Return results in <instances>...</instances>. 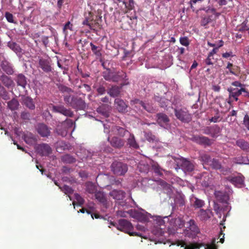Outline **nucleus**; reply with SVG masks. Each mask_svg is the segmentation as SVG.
Listing matches in <instances>:
<instances>
[{"label":"nucleus","instance_id":"1","mask_svg":"<svg viewBox=\"0 0 249 249\" xmlns=\"http://www.w3.org/2000/svg\"><path fill=\"white\" fill-rule=\"evenodd\" d=\"M170 217V215L164 216L163 218L159 216V224L167 226L169 231L174 233L178 228H181L184 225V222L179 217L171 219Z\"/></svg>","mask_w":249,"mask_h":249},{"label":"nucleus","instance_id":"2","mask_svg":"<svg viewBox=\"0 0 249 249\" xmlns=\"http://www.w3.org/2000/svg\"><path fill=\"white\" fill-rule=\"evenodd\" d=\"M216 239H213L210 244H199L194 243L187 245L186 243L182 241H178L177 243V246L185 247L184 249H199L201 247H204L205 249H215Z\"/></svg>","mask_w":249,"mask_h":249},{"label":"nucleus","instance_id":"3","mask_svg":"<svg viewBox=\"0 0 249 249\" xmlns=\"http://www.w3.org/2000/svg\"><path fill=\"white\" fill-rule=\"evenodd\" d=\"M104 132L105 133H109L108 129L111 128V135L112 134L116 135L120 137H124L125 136H127L129 134V132L126 130L124 128L120 126L116 125L111 124V125L107 124H104Z\"/></svg>","mask_w":249,"mask_h":249},{"label":"nucleus","instance_id":"4","mask_svg":"<svg viewBox=\"0 0 249 249\" xmlns=\"http://www.w3.org/2000/svg\"><path fill=\"white\" fill-rule=\"evenodd\" d=\"M118 230L129 234L131 236H138L141 235L137 232H132L133 227L131 223L125 219H120L116 226Z\"/></svg>","mask_w":249,"mask_h":249},{"label":"nucleus","instance_id":"5","mask_svg":"<svg viewBox=\"0 0 249 249\" xmlns=\"http://www.w3.org/2000/svg\"><path fill=\"white\" fill-rule=\"evenodd\" d=\"M73 124V122L71 120L66 119L60 125L57 126L56 128L57 133L62 137H65Z\"/></svg>","mask_w":249,"mask_h":249},{"label":"nucleus","instance_id":"6","mask_svg":"<svg viewBox=\"0 0 249 249\" xmlns=\"http://www.w3.org/2000/svg\"><path fill=\"white\" fill-rule=\"evenodd\" d=\"M127 169V165L121 162L114 161L111 165V170L117 175H124Z\"/></svg>","mask_w":249,"mask_h":249},{"label":"nucleus","instance_id":"7","mask_svg":"<svg viewBox=\"0 0 249 249\" xmlns=\"http://www.w3.org/2000/svg\"><path fill=\"white\" fill-rule=\"evenodd\" d=\"M178 168H181L184 172H190L194 170V165L189 160L181 158L176 161Z\"/></svg>","mask_w":249,"mask_h":249},{"label":"nucleus","instance_id":"8","mask_svg":"<svg viewBox=\"0 0 249 249\" xmlns=\"http://www.w3.org/2000/svg\"><path fill=\"white\" fill-rule=\"evenodd\" d=\"M51 62V58L48 56L38 57L39 67L46 72H50L52 71Z\"/></svg>","mask_w":249,"mask_h":249},{"label":"nucleus","instance_id":"9","mask_svg":"<svg viewBox=\"0 0 249 249\" xmlns=\"http://www.w3.org/2000/svg\"><path fill=\"white\" fill-rule=\"evenodd\" d=\"M117 214V215L124 217H126L127 214H129L133 217L138 218L141 221H145L147 219V218L145 216L142 215L140 213L136 211H133L132 210H131L128 212H124L121 210L118 211Z\"/></svg>","mask_w":249,"mask_h":249},{"label":"nucleus","instance_id":"10","mask_svg":"<svg viewBox=\"0 0 249 249\" xmlns=\"http://www.w3.org/2000/svg\"><path fill=\"white\" fill-rule=\"evenodd\" d=\"M104 77L107 80L117 82L124 79L126 77V74L123 71L117 73L109 72L107 74H105Z\"/></svg>","mask_w":249,"mask_h":249},{"label":"nucleus","instance_id":"11","mask_svg":"<svg viewBox=\"0 0 249 249\" xmlns=\"http://www.w3.org/2000/svg\"><path fill=\"white\" fill-rule=\"evenodd\" d=\"M226 179L237 187L241 188L244 185V177L241 175L228 177L226 178Z\"/></svg>","mask_w":249,"mask_h":249},{"label":"nucleus","instance_id":"12","mask_svg":"<svg viewBox=\"0 0 249 249\" xmlns=\"http://www.w3.org/2000/svg\"><path fill=\"white\" fill-rule=\"evenodd\" d=\"M176 117L182 122H189L191 120V115L187 112L183 110H175Z\"/></svg>","mask_w":249,"mask_h":249},{"label":"nucleus","instance_id":"13","mask_svg":"<svg viewBox=\"0 0 249 249\" xmlns=\"http://www.w3.org/2000/svg\"><path fill=\"white\" fill-rule=\"evenodd\" d=\"M222 203V205L214 203L213 206L214 211L218 214V216L220 218H221L222 216V212H224L225 211L230 210V207L226 202Z\"/></svg>","mask_w":249,"mask_h":249},{"label":"nucleus","instance_id":"14","mask_svg":"<svg viewBox=\"0 0 249 249\" xmlns=\"http://www.w3.org/2000/svg\"><path fill=\"white\" fill-rule=\"evenodd\" d=\"M53 110L55 112L60 113L66 116L72 117L73 113L71 110L66 108L63 106H53Z\"/></svg>","mask_w":249,"mask_h":249},{"label":"nucleus","instance_id":"15","mask_svg":"<svg viewBox=\"0 0 249 249\" xmlns=\"http://www.w3.org/2000/svg\"><path fill=\"white\" fill-rule=\"evenodd\" d=\"M209 164L215 169H220L221 172L224 175L228 174L231 172L230 168L225 169L224 168H222L219 162L215 159H213V160H211Z\"/></svg>","mask_w":249,"mask_h":249},{"label":"nucleus","instance_id":"16","mask_svg":"<svg viewBox=\"0 0 249 249\" xmlns=\"http://www.w3.org/2000/svg\"><path fill=\"white\" fill-rule=\"evenodd\" d=\"M212 214V212L209 209H200L197 213V216L200 220L205 221L210 218Z\"/></svg>","mask_w":249,"mask_h":249},{"label":"nucleus","instance_id":"17","mask_svg":"<svg viewBox=\"0 0 249 249\" xmlns=\"http://www.w3.org/2000/svg\"><path fill=\"white\" fill-rule=\"evenodd\" d=\"M193 141L197 143L204 145H209L211 144L210 140L204 136H196L192 138Z\"/></svg>","mask_w":249,"mask_h":249},{"label":"nucleus","instance_id":"18","mask_svg":"<svg viewBox=\"0 0 249 249\" xmlns=\"http://www.w3.org/2000/svg\"><path fill=\"white\" fill-rule=\"evenodd\" d=\"M71 107L77 109H84L86 107L85 102L80 98L75 97L71 102Z\"/></svg>","mask_w":249,"mask_h":249},{"label":"nucleus","instance_id":"19","mask_svg":"<svg viewBox=\"0 0 249 249\" xmlns=\"http://www.w3.org/2000/svg\"><path fill=\"white\" fill-rule=\"evenodd\" d=\"M37 131L42 137H47L50 134V129L47 125L43 124H40L37 125Z\"/></svg>","mask_w":249,"mask_h":249},{"label":"nucleus","instance_id":"20","mask_svg":"<svg viewBox=\"0 0 249 249\" xmlns=\"http://www.w3.org/2000/svg\"><path fill=\"white\" fill-rule=\"evenodd\" d=\"M157 122L161 126L164 127L167 126L169 120L166 115L163 113H159L157 115Z\"/></svg>","mask_w":249,"mask_h":249},{"label":"nucleus","instance_id":"21","mask_svg":"<svg viewBox=\"0 0 249 249\" xmlns=\"http://www.w3.org/2000/svg\"><path fill=\"white\" fill-rule=\"evenodd\" d=\"M23 138L25 142L29 144H34L37 141V137L30 132L24 133Z\"/></svg>","mask_w":249,"mask_h":249},{"label":"nucleus","instance_id":"22","mask_svg":"<svg viewBox=\"0 0 249 249\" xmlns=\"http://www.w3.org/2000/svg\"><path fill=\"white\" fill-rule=\"evenodd\" d=\"M1 68L8 74H12L14 72L12 65L7 60H3L1 63Z\"/></svg>","mask_w":249,"mask_h":249},{"label":"nucleus","instance_id":"23","mask_svg":"<svg viewBox=\"0 0 249 249\" xmlns=\"http://www.w3.org/2000/svg\"><path fill=\"white\" fill-rule=\"evenodd\" d=\"M37 150L42 156L49 155L52 151L50 146L48 144L44 143L39 145Z\"/></svg>","mask_w":249,"mask_h":249},{"label":"nucleus","instance_id":"24","mask_svg":"<svg viewBox=\"0 0 249 249\" xmlns=\"http://www.w3.org/2000/svg\"><path fill=\"white\" fill-rule=\"evenodd\" d=\"M125 194L124 191L118 190H113L109 194L110 196L116 200L123 199L124 197Z\"/></svg>","mask_w":249,"mask_h":249},{"label":"nucleus","instance_id":"25","mask_svg":"<svg viewBox=\"0 0 249 249\" xmlns=\"http://www.w3.org/2000/svg\"><path fill=\"white\" fill-rule=\"evenodd\" d=\"M110 143L113 147L120 148L124 145L125 141L118 137H114L110 141Z\"/></svg>","mask_w":249,"mask_h":249},{"label":"nucleus","instance_id":"26","mask_svg":"<svg viewBox=\"0 0 249 249\" xmlns=\"http://www.w3.org/2000/svg\"><path fill=\"white\" fill-rule=\"evenodd\" d=\"M188 226L187 227L189 230L193 232L191 237L194 238L196 234L199 233V231L197 226L196 225L195 222L193 219H190L188 222Z\"/></svg>","mask_w":249,"mask_h":249},{"label":"nucleus","instance_id":"27","mask_svg":"<svg viewBox=\"0 0 249 249\" xmlns=\"http://www.w3.org/2000/svg\"><path fill=\"white\" fill-rule=\"evenodd\" d=\"M115 105L116 108L119 112H124L127 108V105L124 101L119 98L115 100Z\"/></svg>","mask_w":249,"mask_h":249},{"label":"nucleus","instance_id":"28","mask_svg":"<svg viewBox=\"0 0 249 249\" xmlns=\"http://www.w3.org/2000/svg\"><path fill=\"white\" fill-rule=\"evenodd\" d=\"M191 202L194 207L195 208H200L202 207L205 203L204 201L201 199H198L195 197L194 195L192 196L191 198Z\"/></svg>","mask_w":249,"mask_h":249},{"label":"nucleus","instance_id":"29","mask_svg":"<svg viewBox=\"0 0 249 249\" xmlns=\"http://www.w3.org/2000/svg\"><path fill=\"white\" fill-rule=\"evenodd\" d=\"M228 91L229 92V97L231 98V96H239L242 94L243 91H246V89L245 88H241V89H238L231 87L228 89Z\"/></svg>","mask_w":249,"mask_h":249},{"label":"nucleus","instance_id":"30","mask_svg":"<svg viewBox=\"0 0 249 249\" xmlns=\"http://www.w3.org/2000/svg\"><path fill=\"white\" fill-rule=\"evenodd\" d=\"M0 79L3 84L7 88H10L13 86L14 82L11 77L3 74L0 76Z\"/></svg>","mask_w":249,"mask_h":249},{"label":"nucleus","instance_id":"31","mask_svg":"<svg viewBox=\"0 0 249 249\" xmlns=\"http://www.w3.org/2000/svg\"><path fill=\"white\" fill-rule=\"evenodd\" d=\"M236 144L242 150L249 152V143L243 139H239L236 141Z\"/></svg>","mask_w":249,"mask_h":249},{"label":"nucleus","instance_id":"32","mask_svg":"<svg viewBox=\"0 0 249 249\" xmlns=\"http://www.w3.org/2000/svg\"><path fill=\"white\" fill-rule=\"evenodd\" d=\"M73 27L72 24L70 21L67 22L65 24L63 28V32L65 37L69 35L71 36V34L73 32Z\"/></svg>","mask_w":249,"mask_h":249},{"label":"nucleus","instance_id":"33","mask_svg":"<svg viewBox=\"0 0 249 249\" xmlns=\"http://www.w3.org/2000/svg\"><path fill=\"white\" fill-rule=\"evenodd\" d=\"M95 196L97 200L103 204L106 207H107V202L103 193L101 192H96L95 193Z\"/></svg>","mask_w":249,"mask_h":249},{"label":"nucleus","instance_id":"34","mask_svg":"<svg viewBox=\"0 0 249 249\" xmlns=\"http://www.w3.org/2000/svg\"><path fill=\"white\" fill-rule=\"evenodd\" d=\"M232 161L236 164H249V159L246 157L239 156L234 158L232 159Z\"/></svg>","mask_w":249,"mask_h":249},{"label":"nucleus","instance_id":"35","mask_svg":"<svg viewBox=\"0 0 249 249\" xmlns=\"http://www.w3.org/2000/svg\"><path fill=\"white\" fill-rule=\"evenodd\" d=\"M127 136H129V137L127 139V144H128L130 147L135 149L138 148L139 145L135 140L134 135L129 133Z\"/></svg>","mask_w":249,"mask_h":249},{"label":"nucleus","instance_id":"36","mask_svg":"<svg viewBox=\"0 0 249 249\" xmlns=\"http://www.w3.org/2000/svg\"><path fill=\"white\" fill-rule=\"evenodd\" d=\"M109 106L107 105H102L97 109V111L99 113L103 115L106 117L108 116Z\"/></svg>","mask_w":249,"mask_h":249},{"label":"nucleus","instance_id":"37","mask_svg":"<svg viewBox=\"0 0 249 249\" xmlns=\"http://www.w3.org/2000/svg\"><path fill=\"white\" fill-rule=\"evenodd\" d=\"M23 102L24 104L29 108L34 109L35 108V105L32 98L28 96H24L23 98Z\"/></svg>","mask_w":249,"mask_h":249},{"label":"nucleus","instance_id":"38","mask_svg":"<svg viewBox=\"0 0 249 249\" xmlns=\"http://www.w3.org/2000/svg\"><path fill=\"white\" fill-rule=\"evenodd\" d=\"M16 81L18 86H20L23 88H25L27 85L26 78L22 74H19L18 75Z\"/></svg>","mask_w":249,"mask_h":249},{"label":"nucleus","instance_id":"39","mask_svg":"<svg viewBox=\"0 0 249 249\" xmlns=\"http://www.w3.org/2000/svg\"><path fill=\"white\" fill-rule=\"evenodd\" d=\"M120 89L117 86L112 87L107 91V93L111 97H115L119 95Z\"/></svg>","mask_w":249,"mask_h":249},{"label":"nucleus","instance_id":"40","mask_svg":"<svg viewBox=\"0 0 249 249\" xmlns=\"http://www.w3.org/2000/svg\"><path fill=\"white\" fill-rule=\"evenodd\" d=\"M8 46L16 53L21 52V49L20 46L14 42L9 41L8 43Z\"/></svg>","mask_w":249,"mask_h":249},{"label":"nucleus","instance_id":"41","mask_svg":"<svg viewBox=\"0 0 249 249\" xmlns=\"http://www.w3.org/2000/svg\"><path fill=\"white\" fill-rule=\"evenodd\" d=\"M8 107L11 110H15L18 109L19 103L16 99H13L8 102Z\"/></svg>","mask_w":249,"mask_h":249},{"label":"nucleus","instance_id":"42","mask_svg":"<svg viewBox=\"0 0 249 249\" xmlns=\"http://www.w3.org/2000/svg\"><path fill=\"white\" fill-rule=\"evenodd\" d=\"M81 151L82 152H79V154H78V156H79L82 160L90 158L92 155V153L88 150L83 149L81 150Z\"/></svg>","mask_w":249,"mask_h":249},{"label":"nucleus","instance_id":"43","mask_svg":"<svg viewBox=\"0 0 249 249\" xmlns=\"http://www.w3.org/2000/svg\"><path fill=\"white\" fill-rule=\"evenodd\" d=\"M217 200L221 202H225L227 199V196L220 191H216L214 193Z\"/></svg>","mask_w":249,"mask_h":249},{"label":"nucleus","instance_id":"44","mask_svg":"<svg viewBox=\"0 0 249 249\" xmlns=\"http://www.w3.org/2000/svg\"><path fill=\"white\" fill-rule=\"evenodd\" d=\"M86 191L89 194H94L96 192V186L91 182L86 183Z\"/></svg>","mask_w":249,"mask_h":249},{"label":"nucleus","instance_id":"45","mask_svg":"<svg viewBox=\"0 0 249 249\" xmlns=\"http://www.w3.org/2000/svg\"><path fill=\"white\" fill-rule=\"evenodd\" d=\"M200 158L203 163L205 164H209L211 161L210 156L205 153L200 154Z\"/></svg>","mask_w":249,"mask_h":249},{"label":"nucleus","instance_id":"46","mask_svg":"<svg viewBox=\"0 0 249 249\" xmlns=\"http://www.w3.org/2000/svg\"><path fill=\"white\" fill-rule=\"evenodd\" d=\"M59 188L61 189V191L65 193L66 194H68L71 200V198L70 196H69L70 194H71L73 192V190L71 187L67 186L64 185L63 187Z\"/></svg>","mask_w":249,"mask_h":249},{"label":"nucleus","instance_id":"47","mask_svg":"<svg viewBox=\"0 0 249 249\" xmlns=\"http://www.w3.org/2000/svg\"><path fill=\"white\" fill-rule=\"evenodd\" d=\"M212 22L211 16H206L202 18L201 20V25L204 27L206 26L208 24Z\"/></svg>","mask_w":249,"mask_h":249},{"label":"nucleus","instance_id":"48","mask_svg":"<svg viewBox=\"0 0 249 249\" xmlns=\"http://www.w3.org/2000/svg\"><path fill=\"white\" fill-rule=\"evenodd\" d=\"M0 97L2 98L4 100H7L8 95L7 92L3 87H2L0 83Z\"/></svg>","mask_w":249,"mask_h":249},{"label":"nucleus","instance_id":"49","mask_svg":"<svg viewBox=\"0 0 249 249\" xmlns=\"http://www.w3.org/2000/svg\"><path fill=\"white\" fill-rule=\"evenodd\" d=\"M144 136L146 139L150 142H153L156 139V137L150 131L144 132Z\"/></svg>","mask_w":249,"mask_h":249},{"label":"nucleus","instance_id":"50","mask_svg":"<svg viewBox=\"0 0 249 249\" xmlns=\"http://www.w3.org/2000/svg\"><path fill=\"white\" fill-rule=\"evenodd\" d=\"M91 49L93 53L97 56H100L101 55L100 50L98 49V47L94 45L92 43H90Z\"/></svg>","mask_w":249,"mask_h":249},{"label":"nucleus","instance_id":"51","mask_svg":"<svg viewBox=\"0 0 249 249\" xmlns=\"http://www.w3.org/2000/svg\"><path fill=\"white\" fill-rule=\"evenodd\" d=\"M74 198L79 206H82L84 203V199L78 194H74Z\"/></svg>","mask_w":249,"mask_h":249},{"label":"nucleus","instance_id":"52","mask_svg":"<svg viewBox=\"0 0 249 249\" xmlns=\"http://www.w3.org/2000/svg\"><path fill=\"white\" fill-rule=\"evenodd\" d=\"M123 4H124L125 7L128 10H131L134 7V1L133 0H129L128 4L124 1H123Z\"/></svg>","mask_w":249,"mask_h":249},{"label":"nucleus","instance_id":"53","mask_svg":"<svg viewBox=\"0 0 249 249\" xmlns=\"http://www.w3.org/2000/svg\"><path fill=\"white\" fill-rule=\"evenodd\" d=\"M180 44L184 46H188L189 45V41L187 37H181L179 39Z\"/></svg>","mask_w":249,"mask_h":249},{"label":"nucleus","instance_id":"54","mask_svg":"<svg viewBox=\"0 0 249 249\" xmlns=\"http://www.w3.org/2000/svg\"><path fill=\"white\" fill-rule=\"evenodd\" d=\"M152 166L153 169L154 170L156 173H157L158 175L161 174V169L157 163H153L152 165Z\"/></svg>","mask_w":249,"mask_h":249},{"label":"nucleus","instance_id":"55","mask_svg":"<svg viewBox=\"0 0 249 249\" xmlns=\"http://www.w3.org/2000/svg\"><path fill=\"white\" fill-rule=\"evenodd\" d=\"M142 108L149 112H152L154 110L153 107H152L150 105L148 104L143 103V105L142 106Z\"/></svg>","mask_w":249,"mask_h":249},{"label":"nucleus","instance_id":"56","mask_svg":"<svg viewBox=\"0 0 249 249\" xmlns=\"http://www.w3.org/2000/svg\"><path fill=\"white\" fill-rule=\"evenodd\" d=\"M223 45V42L222 40H221L219 41V44L218 45V46L217 47L213 48V50L209 53V54H210V56H213V55L214 54L216 53L218 48H219L220 47H222Z\"/></svg>","mask_w":249,"mask_h":249},{"label":"nucleus","instance_id":"57","mask_svg":"<svg viewBox=\"0 0 249 249\" xmlns=\"http://www.w3.org/2000/svg\"><path fill=\"white\" fill-rule=\"evenodd\" d=\"M74 97L66 96L64 97V101L67 104H69L71 107V102L74 101Z\"/></svg>","mask_w":249,"mask_h":249},{"label":"nucleus","instance_id":"58","mask_svg":"<svg viewBox=\"0 0 249 249\" xmlns=\"http://www.w3.org/2000/svg\"><path fill=\"white\" fill-rule=\"evenodd\" d=\"M243 124L247 129L249 130V116L247 114L245 115L244 117Z\"/></svg>","mask_w":249,"mask_h":249},{"label":"nucleus","instance_id":"59","mask_svg":"<svg viewBox=\"0 0 249 249\" xmlns=\"http://www.w3.org/2000/svg\"><path fill=\"white\" fill-rule=\"evenodd\" d=\"M138 167L141 172H147L149 169V167L147 165H142L141 163L138 165Z\"/></svg>","mask_w":249,"mask_h":249},{"label":"nucleus","instance_id":"60","mask_svg":"<svg viewBox=\"0 0 249 249\" xmlns=\"http://www.w3.org/2000/svg\"><path fill=\"white\" fill-rule=\"evenodd\" d=\"M5 18L7 19V20L10 23H13L14 22V19H13V16L12 14L6 12L5 13Z\"/></svg>","mask_w":249,"mask_h":249},{"label":"nucleus","instance_id":"61","mask_svg":"<svg viewBox=\"0 0 249 249\" xmlns=\"http://www.w3.org/2000/svg\"><path fill=\"white\" fill-rule=\"evenodd\" d=\"M202 10L204 11L206 13H213L215 12V8L210 6L203 8Z\"/></svg>","mask_w":249,"mask_h":249},{"label":"nucleus","instance_id":"62","mask_svg":"<svg viewBox=\"0 0 249 249\" xmlns=\"http://www.w3.org/2000/svg\"><path fill=\"white\" fill-rule=\"evenodd\" d=\"M143 102L142 101H140L139 99H134L131 101V105L132 106H134V107L137 104H140L142 107L143 105Z\"/></svg>","mask_w":249,"mask_h":249},{"label":"nucleus","instance_id":"63","mask_svg":"<svg viewBox=\"0 0 249 249\" xmlns=\"http://www.w3.org/2000/svg\"><path fill=\"white\" fill-rule=\"evenodd\" d=\"M97 91L99 94L102 95L105 93L106 89L104 87L100 86L97 89Z\"/></svg>","mask_w":249,"mask_h":249},{"label":"nucleus","instance_id":"64","mask_svg":"<svg viewBox=\"0 0 249 249\" xmlns=\"http://www.w3.org/2000/svg\"><path fill=\"white\" fill-rule=\"evenodd\" d=\"M212 59H213V56L208 54V57L205 60V63L208 65H212L213 63L211 61Z\"/></svg>","mask_w":249,"mask_h":249}]
</instances>
